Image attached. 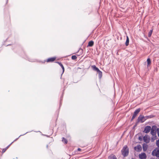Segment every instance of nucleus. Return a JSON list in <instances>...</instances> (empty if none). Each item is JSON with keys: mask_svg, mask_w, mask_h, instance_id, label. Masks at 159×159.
<instances>
[{"mask_svg": "<svg viewBox=\"0 0 159 159\" xmlns=\"http://www.w3.org/2000/svg\"><path fill=\"white\" fill-rule=\"evenodd\" d=\"M156 145L158 147V148H159V139L157 141Z\"/></svg>", "mask_w": 159, "mask_h": 159, "instance_id": "obj_23", "label": "nucleus"}, {"mask_svg": "<svg viewBox=\"0 0 159 159\" xmlns=\"http://www.w3.org/2000/svg\"><path fill=\"white\" fill-rule=\"evenodd\" d=\"M151 129V127L150 126H146L145 128L144 129L143 132L145 133H148L149 132Z\"/></svg>", "mask_w": 159, "mask_h": 159, "instance_id": "obj_6", "label": "nucleus"}, {"mask_svg": "<svg viewBox=\"0 0 159 159\" xmlns=\"http://www.w3.org/2000/svg\"><path fill=\"white\" fill-rule=\"evenodd\" d=\"M146 157L145 153H142L139 155V158L141 159H146Z\"/></svg>", "mask_w": 159, "mask_h": 159, "instance_id": "obj_9", "label": "nucleus"}, {"mask_svg": "<svg viewBox=\"0 0 159 159\" xmlns=\"http://www.w3.org/2000/svg\"><path fill=\"white\" fill-rule=\"evenodd\" d=\"M94 44V42L92 41H90L88 45V46L89 47H92L93 46Z\"/></svg>", "mask_w": 159, "mask_h": 159, "instance_id": "obj_15", "label": "nucleus"}, {"mask_svg": "<svg viewBox=\"0 0 159 159\" xmlns=\"http://www.w3.org/2000/svg\"><path fill=\"white\" fill-rule=\"evenodd\" d=\"M153 117V116L152 115L146 116H145L146 120L148 119L152 118Z\"/></svg>", "mask_w": 159, "mask_h": 159, "instance_id": "obj_19", "label": "nucleus"}, {"mask_svg": "<svg viewBox=\"0 0 159 159\" xmlns=\"http://www.w3.org/2000/svg\"><path fill=\"white\" fill-rule=\"evenodd\" d=\"M47 147L48 148V145H47Z\"/></svg>", "mask_w": 159, "mask_h": 159, "instance_id": "obj_28", "label": "nucleus"}, {"mask_svg": "<svg viewBox=\"0 0 159 159\" xmlns=\"http://www.w3.org/2000/svg\"><path fill=\"white\" fill-rule=\"evenodd\" d=\"M144 141L146 143H149L150 141V139L147 136H145L143 138Z\"/></svg>", "mask_w": 159, "mask_h": 159, "instance_id": "obj_11", "label": "nucleus"}, {"mask_svg": "<svg viewBox=\"0 0 159 159\" xmlns=\"http://www.w3.org/2000/svg\"><path fill=\"white\" fill-rule=\"evenodd\" d=\"M147 66L148 67V66L151 64V61L150 59L149 58H148L147 59Z\"/></svg>", "mask_w": 159, "mask_h": 159, "instance_id": "obj_18", "label": "nucleus"}, {"mask_svg": "<svg viewBox=\"0 0 159 159\" xmlns=\"http://www.w3.org/2000/svg\"><path fill=\"white\" fill-rule=\"evenodd\" d=\"M140 111V108H138L136 110L134 111V114L133 115L131 119V121L133 120L134 118L136 116L137 114Z\"/></svg>", "mask_w": 159, "mask_h": 159, "instance_id": "obj_5", "label": "nucleus"}, {"mask_svg": "<svg viewBox=\"0 0 159 159\" xmlns=\"http://www.w3.org/2000/svg\"><path fill=\"white\" fill-rule=\"evenodd\" d=\"M156 126H153L151 129V133L153 136H155L156 135Z\"/></svg>", "mask_w": 159, "mask_h": 159, "instance_id": "obj_7", "label": "nucleus"}, {"mask_svg": "<svg viewBox=\"0 0 159 159\" xmlns=\"http://www.w3.org/2000/svg\"><path fill=\"white\" fill-rule=\"evenodd\" d=\"M148 146L146 143H143V148L144 152L146 151L148 149Z\"/></svg>", "mask_w": 159, "mask_h": 159, "instance_id": "obj_12", "label": "nucleus"}, {"mask_svg": "<svg viewBox=\"0 0 159 159\" xmlns=\"http://www.w3.org/2000/svg\"><path fill=\"white\" fill-rule=\"evenodd\" d=\"M157 159H159V158H157Z\"/></svg>", "mask_w": 159, "mask_h": 159, "instance_id": "obj_31", "label": "nucleus"}, {"mask_svg": "<svg viewBox=\"0 0 159 159\" xmlns=\"http://www.w3.org/2000/svg\"><path fill=\"white\" fill-rule=\"evenodd\" d=\"M56 58L55 57L49 58L47 60V62H52L55 60Z\"/></svg>", "mask_w": 159, "mask_h": 159, "instance_id": "obj_13", "label": "nucleus"}, {"mask_svg": "<svg viewBox=\"0 0 159 159\" xmlns=\"http://www.w3.org/2000/svg\"><path fill=\"white\" fill-rule=\"evenodd\" d=\"M57 63L59 65L61 66V67L62 68V71H63L62 73H63V72H64V70H65V69H64V66H63V65L61 63L59 62H57Z\"/></svg>", "mask_w": 159, "mask_h": 159, "instance_id": "obj_16", "label": "nucleus"}, {"mask_svg": "<svg viewBox=\"0 0 159 159\" xmlns=\"http://www.w3.org/2000/svg\"><path fill=\"white\" fill-rule=\"evenodd\" d=\"M77 57L75 55H73V56H72L71 57V59L72 60H75L77 59Z\"/></svg>", "mask_w": 159, "mask_h": 159, "instance_id": "obj_22", "label": "nucleus"}, {"mask_svg": "<svg viewBox=\"0 0 159 159\" xmlns=\"http://www.w3.org/2000/svg\"><path fill=\"white\" fill-rule=\"evenodd\" d=\"M91 67H92L93 70L96 71L98 73L99 78L100 79H101L102 75V72L94 65H92L91 66Z\"/></svg>", "mask_w": 159, "mask_h": 159, "instance_id": "obj_2", "label": "nucleus"}, {"mask_svg": "<svg viewBox=\"0 0 159 159\" xmlns=\"http://www.w3.org/2000/svg\"><path fill=\"white\" fill-rule=\"evenodd\" d=\"M21 135H20V136L19 137H20V136H21Z\"/></svg>", "mask_w": 159, "mask_h": 159, "instance_id": "obj_30", "label": "nucleus"}, {"mask_svg": "<svg viewBox=\"0 0 159 159\" xmlns=\"http://www.w3.org/2000/svg\"><path fill=\"white\" fill-rule=\"evenodd\" d=\"M157 132L158 136L159 137V128L157 129Z\"/></svg>", "mask_w": 159, "mask_h": 159, "instance_id": "obj_24", "label": "nucleus"}, {"mask_svg": "<svg viewBox=\"0 0 159 159\" xmlns=\"http://www.w3.org/2000/svg\"><path fill=\"white\" fill-rule=\"evenodd\" d=\"M145 120V116L142 115H140L138 118L137 122H140L141 123H143Z\"/></svg>", "mask_w": 159, "mask_h": 159, "instance_id": "obj_4", "label": "nucleus"}, {"mask_svg": "<svg viewBox=\"0 0 159 159\" xmlns=\"http://www.w3.org/2000/svg\"><path fill=\"white\" fill-rule=\"evenodd\" d=\"M109 159H117L116 156L114 155H111L108 157Z\"/></svg>", "mask_w": 159, "mask_h": 159, "instance_id": "obj_14", "label": "nucleus"}, {"mask_svg": "<svg viewBox=\"0 0 159 159\" xmlns=\"http://www.w3.org/2000/svg\"><path fill=\"white\" fill-rule=\"evenodd\" d=\"M153 31V30H151L150 31H149V32L148 33V37H150L152 35V33Z\"/></svg>", "mask_w": 159, "mask_h": 159, "instance_id": "obj_20", "label": "nucleus"}, {"mask_svg": "<svg viewBox=\"0 0 159 159\" xmlns=\"http://www.w3.org/2000/svg\"><path fill=\"white\" fill-rule=\"evenodd\" d=\"M153 156H156L157 157H159V148H157L154 149L152 153Z\"/></svg>", "mask_w": 159, "mask_h": 159, "instance_id": "obj_3", "label": "nucleus"}, {"mask_svg": "<svg viewBox=\"0 0 159 159\" xmlns=\"http://www.w3.org/2000/svg\"><path fill=\"white\" fill-rule=\"evenodd\" d=\"M139 140H140V141H141L142 140V138H141V137H139Z\"/></svg>", "mask_w": 159, "mask_h": 159, "instance_id": "obj_25", "label": "nucleus"}, {"mask_svg": "<svg viewBox=\"0 0 159 159\" xmlns=\"http://www.w3.org/2000/svg\"><path fill=\"white\" fill-rule=\"evenodd\" d=\"M151 159H154V158H151Z\"/></svg>", "mask_w": 159, "mask_h": 159, "instance_id": "obj_29", "label": "nucleus"}, {"mask_svg": "<svg viewBox=\"0 0 159 159\" xmlns=\"http://www.w3.org/2000/svg\"><path fill=\"white\" fill-rule=\"evenodd\" d=\"M129 38L128 36H127L126 37V41L125 43V44L126 46H127L129 44Z\"/></svg>", "mask_w": 159, "mask_h": 159, "instance_id": "obj_17", "label": "nucleus"}, {"mask_svg": "<svg viewBox=\"0 0 159 159\" xmlns=\"http://www.w3.org/2000/svg\"><path fill=\"white\" fill-rule=\"evenodd\" d=\"M77 150H78V151H81V149L80 148H78V149H77Z\"/></svg>", "mask_w": 159, "mask_h": 159, "instance_id": "obj_26", "label": "nucleus"}, {"mask_svg": "<svg viewBox=\"0 0 159 159\" xmlns=\"http://www.w3.org/2000/svg\"><path fill=\"white\" fill-rule=\"evenodd\" d=\"M121 153L124 157L127 156L129 154V149L127 145L124 146L121 150Z\"/></svg>", "mask_w": 159, "mask_h": 159, "instance_id": "obj_1", "label": "nucleus"}, {"mask_svg": "<svg viewBox=\"0 0 159 159\" xmlns=\"http://www.w3.org/2000/svg\"><path fill=\"white\" fill-rule=\"evenodd\" d=\"M19 138H17L13 142H12L10 144L8 145L6 148H3L2 151V153H3L6 151V150L8 149V148L9 147V146L15 141H16Z\"/></svg>", "mask_w": 159, "mask_h": 159, "instance_id": "obj_10", "label": "nucleus"}, {"mask_svg": "<svg viewBox=\"0 0 159 159\" xmlns=\"http://www.w3.org/2000/svg\"><path fill=\"white\" fill-rule=\"evenodd\" d=\"M28 133V132H27L26 133H25V134H24L23 135H25V134H26V133Z\"/></svg>", "mask_w": 159, "mask_h": 159, "instance_id": "obj_27", "label": "nucleus"}, {"mask_svg": "<svg viewBox=\"0 0 159 159\" xmlns=\"http://www.w3.org/2000/svg\"><path fill=\"white\" fill-rule=\"evenodd\" d=\"M134 150L138 152L141 151L142 150V148L141 145L139 144L134 148Z\"/></svg>", "mask_w": 159, "mask_h": 159, "instance_id": "obj_8", "label": "nucleus"}, {"mask_svg": "<svg viewBox=\"0 0 159 159\" xmlns=\"http://www.w3.org/2000/svg\"><path fill=\"white\" fill-rule=\"evenodd\" d=\"M62 141L63 142H64L65 144H67V139L64 137L62 138Z\"/></svg>", "mask_w": 159, "mask_h": 159, "instance_id": "obj_21", "label": "nucleus"}]
</instances>
